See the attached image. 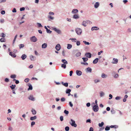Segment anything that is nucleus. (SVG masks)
<instances>
[{
    "label": "nucleus",
    "instance_id": "nucleus-1",
    "mask_svg": "<svg viewBox=\"0 0 131 131\" xmlns=\"http://www.w3.org/2000/svg\"><path fill=\"white\" fill-rule=\"evenodd\" d=\"M69 123L72 126L74 127H77V124L75 123V121L74 120L71 119V121Z\"/></svg>",
    "mask_w": 131,
    "mask_h": 131
},
{
    "label": "nucleus",
    "instance_id": "nucleus-2",
    "mask_svg": "<svg viewBox=\"0 0 131 131\" xmlns=\"http://www.w3.org/2000/svg\"><path fill=\"white\" fill-rule=\"evenodd\" d=\"M75 31L78 35H80L82 32V30L80 28H77L76 29Z\"/></svg>",
    "mask_w": 131,
    "mask_h": 131
},
{
    "label": "nucleus",
    "instance_id": "nucleus-3",
    "mask_svg": "<svg viewBox=\"0 0 131 131\" xmlns=\"http://www.w3.org/2000/svg\"><path fill=\"white\" fill-rule=\"evenodd\" d=\"M93 109L95 112H97L99 110V107L97 105H94L93 107Z\"/></svg>",
    "mask_w": 131,
    "mask_h": 131
},
{
    "label": "nucleus",
    "instance_id": "nucleus-4",
    "mask_svg": "<svg viewBox=\"0 0 131 131\" xmlns=\"http://www.w3.org/2000/svg\"><path fill=\"white\" fill-rule=\"evenodd\" d=\"M30 40L32 41L35 42L37 41V39L35 37L33 36L30 38Z\"/></svg>",
    "mask_w": 131,
    "mask_h": 131
},
{
    "label": "nucleus",
    "instance_id": "nucleus-5",
    "mask_svg": "<svg viewBox=\"0 0 131 131\" xmlns=\"http://www.w3.org/2000/svg\"><path fill=\"white\" fill-rule=\"evenodd\" d=\"M61 48V46L59 44H57L56 46V49L57 51L59 50Z\"/></svg>",
    "mask_w": 131,
    "mask_h": 131
},
{
    "label": "nucleus",
    "instance_id": "nucleus-6",
    "mask_svg": "<svg viewBox=\"0 0 131 131\" xmlns=\"http://www.w3.org/2000/svg\"><path fill=\"white\" fill-rule=\"evenodd\" d=\"M85 55L86 57L87 58H90L91 57V54L90 53H86Z\"/></svg>",
    "mask_w": 131,
    "mask_h": 131
},
{
    "label": "nucleus",
    "instance_id": "nucleus-7",
    "mask_svg": "<svg viewBox=\"0 0 131 131\" xmlns=\"http://www.w3.org/2000/svg\"><path fill=\"white\" fill-rule=\"evenodd\" d=\"M118 60L117 59L113 58L112 63L116 64L118 63Z\"/></svg>",
    "mask_w": 131,
    "mask_h": 131
},
{
    "label": "nucleus",
    "instance_id": "nucleus-8",
    "mask_svg": "<svg viewBox=\"0 0 131 131\" xmlns=\"http://www.w3.org/2000/svg\"><path fill=\"white\" fill-rule=\"evenodd\" d=\"M53 29L58 34H60L61 33V31L58 29H57L56 28H54Z\"/></svg>",
    "mask_w": 131,
    "mask_h": 131
},
{
    "label": "nucleus",
    "instance_id": "nucleus-9",
    "mask_svg": "<svg viewBox=\"0 0 131 131\" xmlns=\"http://www.w3.org/2000/svg\"><path fill=\"white\" fill-rule=\"evenodd\" d=\"M88 24L87 20L86 21H83L82 23V25L86 26Z\"/></svg>",
    "mask_w": 131,
    "mask_h": 131
},
{
    "label": "nucleus",
    "instance_id": "nucleus-10",
    "mask_svg": "<svg viewBox=\"0 0 131 131\" xmlns=\"http://www.w3.org/2000/svg\"><path fill=\"white\" fill-rule=\"evenodd\" d=\"M76 73L78 75L80 76L81 75L82 72L80 71L77 70L76 71Z\"/></svg>",
    "mask_w": 131,
    "mask_h": 131
},
{
    "label": "nucleus",
    "instance_id": "nucleus-11",
    "mask_svg": "<svg viewBox=\"0 0 131 131\" xmlns=\"http://www.w3.org/2000/svg\"><path fill=\"white\" fill-rule=\"evenodd\" d=\"M9 55L12 57L15 58L16 57V55L12 52H10Z\"/></svg>",
    "mask_w": 131,
    "mask_h": 131
},
{
    "label": "nucleus",
    "instance_id": "nucleus-12",
    "mask_svg": "<svg viewBox=\"0 0 131 131\" xmlns=\"http://www.w3.org/2000/svg\"><path fill=\"white\" fill-rule=\"evenodd\" d=\"M29 99L30 100L32 101H34L35 100V98L33 97V96L32 95L30 96L29 97Z\"/></svg>",
    "mask_w": 131,
    "mask_h": 131
},
{
    "label": "nucleus",
    "instance_id": "nucleus-13",
    "mask_svg": "<svg viewBox=\"0 0 131 131\" xmlns=\"http://www.w3.org/2000/svg\"><path fill=\"white\" fill-rule=\"evenodd\" d=\"M78 12V10L77 9H73L72 10V13H76Z\"/></svg>",
    "mask_w": 131,
    "mask_h": 131
},
{
    "label": "nucleus",
    "instance_id": "nucleus-14",
    "mask_svg": "<svg viewBox=\"0 0 131 131\" xmlns=\"http://www.w3.org/2000/svg\"><path fill=\"white\" fill-rule=\"evenodd\" d=\"M99 4L98 2H96L94 5V7L96 8H97L99 6Z\"/></svg>",
    "mask_w": 131,
    "mask_h": 131
},
{
    "label": "nucleus",
    "instance_id": "nucleus-15",
    "mask_svg": "<svg viewBox=\"0 0 131 131\" xmlns=\"http://www.w3.org/2000/svg\"><path fill=\"white\" fill-rule=\"evenodd\" d=\"M99 59L97 58H96L93 61V63L94 64H96L97 63Z\"/></svg>",
    "mask_w": 131,
    "mask_h": 131
},
{
    "label": "nucleus",
    "instance_id": "nucleus-16",
    "mask_svg": "<svg viewBox=\"0 0 131 131\" xmlns=\"http://www.w3.org/2000/svg\"><path fill=\"white\" fill-rule=\"evenodd\" d=\"M47 47V44L46 43L43 44L42 46V47L43 48H45Z\"/></svg>",
    "mask_w": 131,
    "mask_h": 131
},
{
    "label": "nucleus",
    "instance_id": "nucleus-17",
    "mask_svg": "<svg viewBox=\"0 0 131 131\" xmlns=\"http://www.w3.org/2000/svg\"><path fill=\"white\" fill-rule=\"evenodd\" d=\"M27 57L26 56L25 54H23L21 56V58L23 60H24Z\"/></svg>",
    "mask_w": 131,
    "mask_h": 131
},
{
    "label": "nucleus",
    "instance_id": "nucleus-18",
    "mask_svg": "<svg viewBox=\"0 0 131 131\" xmlns=\"http://www.w3.org/2000/svg\"><path fill=\"white\" fill-rule=\"evenodd\" d=\"M79 17V16L77 14L74 15L73 16V18L74 19H77Z\"/></svg>",
    "mask_w": 131,
    "mask_h": 131
},
{
    "label": "nucleus",
    "instance_id": "nucleus-19",
    "mask_svg": "<svg viewBox=\"0 0 131 131\" xmlns=\"http://www.w3.org/2000/svg\"><path fill=\"white\" fill-rule=\"evenodd\" d=\"M37 118V117L36 116H35L34 117H32L30 118V119L31 121H33L36 119Z\"/></svg>",
    "mask_w": 131,
    "mask_h": 131
},
{
    "label": "nucleus",
    "instance_id": "nucleus-20",
    "mask_svg": "<svg viewBox=\"0 0 131 131\" xmlns=\"http://www.w3.org/2000/svg\"><path fill=\"white\" fill-rule=\"evenodd\" d=\"M107 77V75H105L104 73H103L102 74L101 77L103 78H106Z\"/></svg>",
    "mask_w": 131,
    "mask_h": 131
},
{
    "label": "nucleus",
    "instance_id": "nucleus-21",
    "mask_svg": "<svg viewBox=\"0 0 131 131\" xmlns=\"http://www.w3.org/2000/svg\"><path fill=\"white\" fill-rule=\"evenodd\" d=\"M62 62L65 64H68V62L65 59H62L61 60Z\"/></svg>",
    "mask_w": 131,
    "mask_h": 131
},
{
    "label": "nucleus",
    "instance_id": "nucleus-22",
    "mask_svg": "<svg viewBox=\"0 0 131 131\" xmlns=\"http://www.w3.org/2000/svg\"><path fill=\"white\" fill-rule=\"evenodd\" d=\"M99 29L98 27H93L91 29L92 30H97Z\"/></svg>",
    "mask_w": 131,
    "mask_h": 131
},
{
    "label": "nucleus",
    "instance_id": "nucleus-23",
    "mask_svg": "<svg viewBox=\"0 0 131 131\" xmlns=\"http://www.w3.org/2000/svg\"><path fill=\"white\" fill-rule=\"evenodd\" d=\"M62 84L66 87H68V83H64L63 82H62Z\"/></svg>",
    "mask_w": 131,
    "mask_h": 131
},
{
    "label": "nucleus",
    "instance_id": "nucleus-24",
    "mask_svg": "<svg viewBox=\"0 0 131 131\" xmlns=\"http://www.w3.org/2000/svg\"><path fill=\"white\" fill-rule=\"evenodd\" d=\"M5 39L4 38H2L0 39V41L1 42H5Z\"/></svg>",
    "mask_w": 131,
    "mask_h": 131
},
{
    "label": "nucleus",
    "instance_id": "nucleus-25",
    "mask_svg": "<svg viewBox=\"0 0 131 131\" xmlns=\"http://www.w3.org/2000/svg\"><path fill=\"white\" fill-rule=\"evenodd\" d=\"M48 18L52 20H53L54 18L52 16L50 15H48Z\"/></svg>",
    "mask_w": 131,
    "mask_h": 131
},
{
    "label": "nucleus",
    "instance_id": "nucleus-26",
    "mask_svg": "<svg viewBox=\"0 0 131 131\" xmlns=\"http://www.w3.org/2000/svg\"><path fill=\"white\" fill-rule=\"evenodd\" d=\"M110 127L108 126H107L105 128V130L106 131H107L110 130Z\"/></svg>",
    "mask_w": 131,
    "mask_h": 131
},
{
    "label": "nucleus",
    "instance_id": "nucleus-27",
    "mask_svg": "<svg viewBox=\"0 0 131 131\" xmlns=\"http://www.w3.org/2000/svg\"><path fill=\"white\" fill-rule=\"evenodd\" d=\"M72 47V45L70 44H68L67 47V49H70Z\"/></svg>",
    "mask_w": 131,
    "mask_h": 131
},
{
    "label": "nucleus",
    "instance_id": "nucleus-28",
    "mask_svg": "<svg viewBox=\"0 0 131 131\" xmlns=\"http://www.w3.org/2000/svg\"><path fill=\"white\" fill-rule=\"evenodd\" d=\"M31 112L34 115H35L36 114V111L34 109H32L31 110Z\"/></svg>",
    "mask_w": 131,
    "mask_h": 131
},
{
    "label": "nucleus",
    "instance_id": "nucleus-29",
    "mask_svg": "<svg viewBox=\"0 0 131 131\" xmlns=\"http://www.w3.org/2000/svg\"><path fill=\"white\" fill-rule=\"evenodd\" d=\"M71 91V90L70 89H67L66 90V92L67 94L69 93Z\"/></svg>",
    "mask_w": 131,
    "mask_h": 131
},
{
    "label": "nucleus",
    "instance_id": "nucleus-30",
    "mask_svg": "<svg viewBox=\"0 0 131 131\" xmlns=\"http://www.w3.org/2000/svg\"><path fill=\"white\" fill-rule=\"evenodd\" d=\"M104 123L103 122H102L101 123H99V126L100 127H102L104 125Z\"/></svg>",
    "mask_w": 131,
    "mask_h": 131
},
{
    "label": "nucleus",
    "instance_id": "nucleus-31",
    "mask_svg": "<svg viewBox=\"0 0 131 131\" xmlns=\"http://www.w3.org/2000/svg\"><path fill=\"white\" fill-rule=\"evenodd\" d=\"M29 87L28 89V90H32V86L31 85H29Z\"/></svg>",
    "mask_w": 131,
    "mask_h": 131
},
{
    "label": "nucleus",
    "instance_id": "nucleus-32",
    "mask_svg": "<svg viewBox=\"0 0 131 131\" xmlns=\"http://www.w3.org/2000/svg\"><path fill=\"white\" fill-rule=\"evenodd\" d=\"M0 36L1 37L4 38L5 37V35L4 33H2L1 34Z\"/></svg>",
    "mask_w": 131,
    "mask_h": 131
},
{
    "label": "nucleus",
    "instance_id": "nucleus-33",
    "mask_svg": "<svg viewBox=\"0 0 131 131\" xmlns=\"http://www.w3.org/2000/svg\"><path fill=\"white\" fill-rule=\"evenodd\" d=\"M16 77V75L15 74L12 75L10 76V78H14Z\"/></svg>",
    "mask_w": 131,
    "mask_h": 131
},
{
    "label": "nucleus",
    "instance_id": "nucleus-34",
    "mask_svg": "<svg viewBox=\"0 0 131 131\" xmlns=\"http://www.w3.org/2000/svg\"><path fill=\"white\" fill-rule=\"evenodd\" d=\"M15 86L16 85H12L11 86H10V87L12 90H13L15 89Z\"/></svg>",
    "mask_w": 131,
    "mask_h": 131
},
{
    "label": "nucleus",
    "instance_id": "nucleus-35",
    "mask_svg": "<svg viewBox=\"0 0 131 131\" xmlns=\"http://www.w3.org/2000/svg\"><path fill=\"white\" fill-rule=\"evenodd\" d=\"M66 64H62L61 65V67L63 68L64 69H65L66 68Z\"/></svg>",
    "mask_w": 131,
    "mask_h": 131
},
{
    "label": "nucleus",
    "instance_id": "nucleus-36",
    "mask_svg": "<svg viewBox=\"0 0 131 131\" xmlns=\"http://www.w3.org/2000/svg\"><path fill=\"white\" fill-rule=\"evenodd\" d=\"M87 69L88 71L90 72H91L92 69L91 68L88 67L87 68Z\"/></svg>",
    "mask_w": 131,
    "mask_h": 131
},
{
    "label": "nucleus",
    "instance_id": "nucleus-37",
    "mask_svg": "<svg viewBox=\"0 0 131 131\" xmlns=\"http://www.w3.org/2000/svg\"><path fill=\"white\" fill-rule=\"evenodd\" d=\"M17 35H16L15 36V38H14V39L13 41V44H14L15 42V40H16V38H17Z\"/></svg>",
    "mask_w": 131,
    "mask_h": 131
},
{
    "label": "nucleus",
    "instance_id": "nucleus-38",
    "mask_svg": "<svg viewBox=\"0 0 131 131\" xmlns=\"http://www.w3.org/2000/svg\"><path fill=\"white\" fill-rule=\"evenodd\" d=\"M82 59L84 62H85L87 61L88 60V59L87 58H82Z\"/></svg>",
    "mask_w": 131,
    "mask_h": 131
},
{
    "label": "nucleus",
    "instance_id": "nucleus-39",
    "mask_svg": "<svg viewBox=\"0 0 131 131\" xmlns=\"http://www.w3.org/2000/svg\"><path fill=\"white\" fill-rule=\"evenodd\" d=\"M70 39H71L72 41L73 42H75L77 40V39L75 38Z\"/></svg>",
    "mask_w": 131,
    "mask_h": 131
},
{
    "label": "nucleus",
    "instance_id": "nucleus-40",
    "mask_svg": "<svg viewBox=\"0 0 131 131\" xmlns=\"http://www.w3.org/2000/svg\"><path fill=\"white\" fill-rule=\"evenodd\" d=\"M30 59L31 60H34V57L32 56L31 55L30 57Z\"/></svg>",
    "mask_w": 131,
    "mask_h": 131
},
{
    "label": "nucleus",
    "instance_id": "nucleus-41",
    "mask_svg": "<svg viewBox=\"0 0 131 131\" xmlns=\"http://www.w3.org/2000/svg\"><path fill=\"white\" fill-rule=\"evenodd\" d=\"M81 54V53L80 52H79L76 53V55L78 57L80 56Z\"/></svg>",
    "mask_w": 131,
    "mask_h": 131
},
{
    "label": "nucleus",
    "instance_id": "nucleus-42",
    "mask_svg": "<svg viewBox=\"0 0 131 131\" xmlns=\"http://www.w3.org/2000/svg\"><path fill=\"white\" fill-rule=\"evenodd\" d=\"M19 47L20 49L23 47H24V45L23 44H21L19 45Z\"/></svg>",
    "mask_w": 131,
    "mask_h": 131
},
{
    "label": "nucleus",
    "instance_id": "nucleus-43",
    "mask_svg": "<svg viewBox=\"0 0 131 131\" xmlns=\"http://www.w3.org/2000/svg\"><path fill=\"white\" fill-rule=\"evenodd\" d=\"M83 42L84 43L85 45H89L90 43L88 42H87L86 41H83Z\"/></svg>",
    "mask_w": 131,
    "mask_h": 131
},
{
    "label": "nucleus",
    "instance_id": "nucleus-44",
    "mask_svg": "<svg viewBox=\"0 0 131 131\" xmlns=\"http://www.w3.org/2000/svg\"><path fill=\"white\" fill-rule=\"evenodd\" d=\"M29 79L28 78H26V79H25V80H24V81L25 82H28L29 81Z\"/></svg>",
    "mask_w": 131,
    "mask_h": 131
},
{
    "label": "nucleus",
    "instance_id": "nucleus-45",
    "mask_svg": "<svg viewBox=\"0 0 131 131\" xmlns=\"http://www.w3.org/2000/svg\"><path fill=\"white\" fill-rule=\"evenodd\" d=\"M69 128L68 126H66L65 128V130L66 131H68L69 130Z\"/></svg>",
    "mask_w": 131,
    "mask_h": 131
},
{
    "label": "nucleus",
    "instance_id": "nucleus-46",
    "mask_svg": "<svg viewBox=\"0 0 131 131\" xmlns=\"http://www.w3.org/2000/svg\"><path fill=\"white\" fill-rule=\"evenodd\" d=\"M104 93L102 92H101L100 93V96L101 97H102L104 95Z\"/></svg>",
    "mask_w": 131,
    "mask_h": 131
},
{
    "label": "nucleus",
    "instance_id": "nucleus-47",
    "mask_svg": "<svg viewBox=\"0 0 131 131\" xmlns=\"http://www.w3.org/2000/svg\"><path fill=\"white\" fill-rule=\"evenodd\" d=\"M4 19H1L0 20V22L1 23H2L4 22Z\"/></svg>",
    "mask_w": 131,
    "mask_h": 131
},
{
    "label": "nucleus",
    "instance_id": "nucleus-48",
    "mask_svg": "<svg viewBox=\"0 0 131 131\" xmlns=\"http://www.w3.org/2000/svg\"><path fill=\"white\" fill-rule=\"evenodd\" d=\"M64 113L67 114H69V112L68 111L66 110H65L64 111Z\"/></svg>",
    "mask_w": 131,
    "mask_h": 131
},
{
    "label": "nucleus",
    "instance_id": "nucleus-49",
    "mask_svg": "<svg viewBox=\"0 0 131 131\" xmlns=\"http://www.w3.org/2000/svg\"><path fill=\"white\" fill-rule=\"evenodd\" d=\"M76 44L77 46H79L80 44V41H77L76 42Z\"/></svg>",
    "mask_w": 131,
    "mask_h": 131
},
{
    "label": "nucleus",
    "instance_id": "nucleus-50",
    "mask_svg": "<svg viewBox=\"0 0 131 131\" xmlns=\"http://www.w3.org/2000/svg\"><path fill=\"white\" fill-rule=\"evenodd\" d=\"M65 99L64 97L62 98L61 99V102H64L65 101Z\"/></svg>",
    "mask_w": 131,
    "mask_h": 131
},
{
    "label": "nucleus",
    "instance_id": "nucleus-51",
    "mask_svg": "<svg viewBox=\"0 0 131 131\" xmlns=\"http://www.w3.org/2000/svg\"><path fill=\"white\" fill-rule=\"evenodd\" d=\"M5 81L6 82H7L9 81V80L7 78H6L5 80Z\"/></svg>",
    "mask_w": 131,
    "mask_h": 131
},
{
    "label": "nucleus",
    "instance_id": "nucleus-52",
    "mask_svg": "<svg viewBox=\"0 0 131 131\" xmlns=\"http://www.w3.org/2000/svg\"><path fill=\"white\" fill-rule=\"evenodd\" d=\"M81 64L85 65H88V63L87 62H81Z\"/></svg>",
    "mask_w": 131,
    "mask_h": 131
},
{
    "label": "nucleus",
    "instance_id": "nucleus-53",
    "mask_svg": "<svg viewBox=\"0 0 131 131\" xmlns=\"http://www.w3.org/2000/svg\"><path fill=\"white\" fill-rule=\"evenodd\" d=\"M47 32L48 33H49V34H50L52 32L51 31H50L49 29H47Z\"/></svg>",
    "mask_w": 131,
    "mask_h": 131
},
{
    "label": "nucleus",
    "instance_id": "nucleus-54",
    "mask_svg": "<svg viewBox=\"0 0 131 131\" xmlns=\"http://www.w3.org/2000/svg\"><path fill=\"white\" fill-rule=\"evenodd\" d=\"M35 124V122H32L31 123V126H33V125Z\"/></svg>",
    "mask_w": 131,
    "mask_h": 131
},
{
    "label": "nucleus",
    "instance_id": "nucleus-55",
    "mask_svg": "<svg viewBox=\"0 0 131 131\" xmlns=\"http://www.w3.org/2000/svg\"><path fill=\"white\" fill-rule=\"evenodd\" d=\"M60 119L61 121L63 120V117L62 116H61L60 117Z\"/></svg>",
    "mask_w": 131,
    "mask_h": 131
},
{
    "label": "nucleus",
    "instance_id": "nucleus-56",
    "mask_svg": "<svg viewBox=\"0 0 131 131\" xmlns=\"http://www.w3.org/2000/svg\"><path fill=\"white\" fill-rule=\"evenodd\" d=\"M25 9V8L23 7H21L20 8V11H22L24 10Z\"/></svg>",
    "mask_w": 131,
    "mask_h": 131
},
{
    "label": "nucleus",
    "instance_id": "nucleus-57",
    "mask_svg": "<svg viewBox=\"0 0 131 131\" xmlns=\"http://www.w3.org/2000/svg\"><path fill=\"white\" fill-rule=\"evenodd\" d=\"M37 24L39 27H42V26L40 23H38Z\"/></svg>",
    "mask_w": 131,
    "mask_h": 131
},
{
    "label": "nucleus",
    "instance_id": "nucleus-58",
    "mask_svg": "<svg viewBox=\"0 0 131 131\" xmlns=\"http://www.w3.org/2000/svg\"><path fill=\"white\" fill-rule=\"evenodd\" d=\"M49 14V15H54V13L53 12H50Z\"/></svg>",
    "mask_w": 131,
    "mask_h": 131
},
{
    "label": "nucleus",
    "instance_id": "nucleus-59",
    "mask_svg": "<svg viewBox=\"0 0 131 131\" xmlns=\"http://www.w3.org/2000/svg\"><path fill=\"white\" fill-rule=\"evenodd\" d=\"M5 13V12L4 10H2L1 12V13L2 14H4Z\"/></svg>",
    "mask_w": 131,
    "mask_h": 131
},
{
    "label": "nucleus",
    "instance_id": "nucleus-60",
    "mask_svg": "<svg viewBox=\"0 0 131 131\" xmlns=\"http://www.w3.org/2000/svg\"><path fill=\"white\" fill-rule=\"evenodd\" d=\"M120 98V97L119 96H117L115 97V99L116 100H119Z\"/></svg>",
    "mask_w": 131,
    "mask_h": 131
},
{
    "label": "nucleus",
    "instance_id": "nucleus-61",
    "mask_svg": "<svg viewBox=\"0 0 131 131\" xmlns=\"http://www.w3.org/2000/svg\"><path fill=\"white\" fill-rule=\"evenodd\" d=\"M69 104L70 106L71 107H72L73 106V105L72 103L71 102H69Z\"/></svg>",
    "mask_w": 131,
    "mask_h": 131
},
{
    "label": "nucleus",
    "instance_id": "nucleus-62",
    "mask_svg": "<svg viewBox=\"0 0 131 131\" xmlns=\"http://www.w3.org/2000/svg\"><path fill=\"white\" fill-rule=\"evenodd\" d=\"M73 72L72 71H71L70 72V76H71L72 75Z\"/></svg>",
    "mask_w": 131,
    "mask_h": 131
},
{
    "label": "nucleus",
    "instance_id": "nucleus-63",
    "mask_svg": "<svg viewBox=\"0 0 131 131\" xmlns=\"http://www.w3.org/2000/svg\"><path fill=\"white\" fill-rule=\"evenodd\" d=\"M12 12H16V10L15 8H14L13 9Z\"/></svg>",
    "mask_w": 131,
    "mask_h": 131
},
{
    "label": "nucleus",
    "instance_id": "nucleus-64",
    "mask_svg": "<svg viewBox=\"0 0 131 131\" xmlns=\"http://www.w3.org/2000/svg\"><path fill=\"white\" fill-rule=\"evenodd\" d=\"M89 131H93V129L92 127H91L89 130Z\"/></svg>",
    "mask_w": 131,
    "mask_h": 131
}]
</instances>
